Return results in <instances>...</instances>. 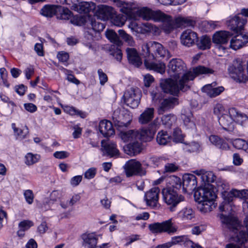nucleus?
<instances>
[{
  "label": "nucleus",
  "mask_w": 248,
  "mask_h": 248,
  "mask_svg": "<svg viewBox=\"0 0 248 248\" xmlns=\"http://www.w3.org/2000/svg\"><path fill=\"white\" fill-rule=\"evenodd\" d=\"M106 37L111 43L117 46H121L123 45L119 36L113 30H108L106 31Z\"/></svg>",
  "instance_id": "nucleus-37"
},
{
  "label": "nucleus",
  "mask_w": 248,
  "mask_h": 248,
  "mask_svg": "<svg viewBox=\"0 0 248 248\" xmlns=\"http://www.w3.org/2000/svg\"><path fill=\"white\" fill-rule=\"evenodd\" d=\"M170 15H167L160 10H153L151 20L155 22H164L167 18H170Z\"/></svg>",
  "instance_id": "nucleus-40"
},
{
  "label": "nucleus",
  "mask_w": 248,
  "mask_h": 248,
  "mask_svg": "<svg viewBox=\"0 0 248 248\" xmlns=\"http://www.w3.org/2000/svg\"><path fill=\"white\" fill-rule=\"evenodd\" d=\"M164 23V25L163 27V30L166 33H170L172 31L174 30L176 27V25L175 24V20H172V16H170V18H167V20L163 22Z\"/></svg>",
  "instance_id": "nucleus-45"
},
{
  "label": "nucleus",
  "mask_w": 248,
  "mask_h": 248,
  "mask_svg": "<svg viewBox=\"0 0 248 248\" xmlns=\"http://www.w3.org/2000/svg\"><path fill=\"white\" fill-rule=\"evenodd\" d=\"M232 239L240 245L245 244L248 242V231L241 230L236 235L232 237Z\"/></svg>",
  "instance_id": "nucleus-34"
},
{
  "label": "nucleus",
  "mask_w": 248,
  "mask_h": 248,
  "mask_svg": "<svg viewBox=\"0 0 248 248\" xmlns=\"http://www.w3.org/2000/svg\"><path fill=\"white\" fill-rule=\"evenodd\" d=\"M178 99L176 97H170L164 99L160 103L159 111L164 112L170 109L173 108L175 106L178 105Z\"/></svg>",
  "instance_id": "nucleus-27"
},
{
  "label": "nucleus",
  "mask_w": 248,
  "mask_h": 248,
  "mask_svg": "<svg viewBox=\"0 0 248 248\" xmlns=\"http://www.w3.org/2000/svg\"><path fill=\"white\" fill-rule=\"evenodd\" d=\"M230 33L225 31H216L212 36V42L216 45H223L228 43Z\"/></svg>",
  "instance_id": "nucleus-26"
},
{
  "label": "nucleus",
  "mask_w": 248,
  "mask_h": 248,
  "mask_svg": "<svg viewBox=\"0 0 248 248\" xmlns=\"http://www.w3.org/2000/svg\"><path fill=\"white\" fill-rule=\"evenodd\" d=\"M57 18L61 20H68L73 16L72 12L66 7H62L61 5V8L59 9Z\"/></svg>",
  "instance_id": "nucleus-42"
},
{
  "label": "nucleus",
  "mask_w": 248,
  "mask_h": 248,
  "mask_svg": "<svg viewBox=\"0 0 248 248\" xmlns=\"http://www.w3.org/2000/svg\"><path fill=\"white\" fill-rule=\"evenodd\" d=\"M209 140L213 145L220 150L227 151L230 148L226 140L217 135H210L209 137Z\"/></svg>",
  "instance_id": "nucleus-23"
},
{
  "label": "nucleus",
  "mask_w": 248,
  "mask_h": 248,
  "mask_svg": "<svg viewBox=\"0 0 248 248\" xmlns=\"http://www.w3.org/2000/svg\"><path fill=\"white\" fill-rule=\"evenodd\" d=\"M161 193L163 202L171 212L175 211L178 205L185 200V197L181 193L170 190V188H163Z\"/></svg>",
  "instance_id": "nucleus-4"
},
{
  "label": "nucleus",
  "mask_w": 248,
  "mask_h": 248,
  "mask_svg": "<svg viewBox=\"0 0 248 248\" xmlns=\"http://www.w3.org/2000/svg\"><path fill=\"white\" fill-rule=\"evenodd\" d=\"M99 131L105 138H109L115 134V130L112 123L107 120H103L100 122Z\"/></svg>",
  "instance_id": "nucleus-20"
},
{
  "label": "nucleus",
  "mask_w": 248,
  "mask_h": 248,
  "mask_svg": "<svg viewBox=\"0 0 248 248\" xmlns=\"http://www.w3.org/2000/svg\"><path fill=\"white\" fill-rule=\"evenodd\" d=\"M162 233H167L169 234H173L177 231V228L173 225L171 219L161 222Z\"/></svg>",
  "instance_id": "nucleus-36"
},
{
  "label": "nucleus",
  "mask_w": 248,
  "mask_h": 248,
  "mask_svg": "<svg viewBox=\"0 0 248 248\" xmlns=\"http://www.w3.org/2000/svg\"><path fill=\"white\" fill-rule=\"evenodd\" d=\"M125 174L127 177L133 176H143L146 174V171L143 169L140 161L130 160L125 169Z\"/></svg>",
  "instance_id": "nucleus-10"
},
{
  "label": "nucleus",
  "mask_w": 248,
  "mask_h": 248,
  "mask_svg": "<svg viewBox=\"0 0 248 248\" xmlns=\"http://www.w3.org/2000/svg\"><path fill=\"white\" fill-rule=\"evenodd\" d=\"M156 124L152 123L147 127H143L136 130V139L144 142L151 141L156 133Z\"/></svg>",
  "instance_id": "nucleus-7"
},
{
  "label": "nucleus",
  "mask_w": 248,
  "mask_h": 248,
  "mask_svg": "<svg viewBox=\"0 0 248 248\" xmlns=\"http://www.w3.org/2000/svg\"><path fill=\"white\" fill-rule=\"evenodd\" d=\"M88 21V17L78 15L73 16L70 19V22L72 24L78 26H85Z\"/></svg>",
  "instance_id": "nucleus-43"
},
{
  "label": "nucleus",
  "mask_w": 248,
  "mask_h": 248,
  "mask_svg": "<svg viewBox=\"0 0 248 248\" xmlns=\"http://www.w3.org/2000/svg\"><path fill=\"white\" fill-rule=\"evenodd\" d=\"M219 125L224 130L232 131L234 129L233 121L228 114H222L218 119Z\"/></svg>",
  "instance_id": "nucleus-25"
},
{
  "label": "nucleus",
  "mask_w": 248,
  "mask_h": 248,
  "mask_svg": "<svg viewBox=\"0 0 248 248\" xmlns=\"http://www.w3.org/2000/svg\"><path fill=\"white\" fill-rule=\"evenodd\" d=\"M119 136L124 142L137 140V139H136V130H135L121 131L119 133Z\"/></svg>",
  "instance_id": "nucleus-41"
},
{
  "label": "nucleus",
  "mask_w": 248,
  "mask_h": 248,
  "mask_svg": "<svg viewBox=\"0 0 248 248\" xmlns=\"http://www.w3.org/2000/svg\"><path fill=\"white\" fill-rule=\"evenodd\" d=\"M225 108L221 104L217 103L214 108V114L217 116L218 119L224 113Z\"/></svg>",
  "instance_id": "nucleus-56"
},
{
  "label": "nucleus",
  "mask_w": 248,
  "mask_h": 248,
  "mask_svg": "<svg viewBox=\"0 0 248 248\" xmlns=\"http://www.w3.org/2000/svg\"><path fill=\"white\" fill-rule=\"evenodd\" d=\"M182 181L184 187L183 193H186L189 191H195L197 187V178L193 174L186 173L183 176Z\"/></svg>",
  "instance_id": "nucleus-12"
},
{
  "label": "nucleus",
  "mask_w": 248,
  "mask_h": 248,
  "mask_svg": "<svg viewBox=\"0 0 248 248\" xmlns=\"http://www.w3.org/2000/svg\"><path fill=\"white\" fill-rule=\"evenodd\" d=\"M153 10L147 7H143L138 9L136 12L137 15L143 19L151 20Z\"/></svg>",
  "instance_id": "nucleus-38"
},
{
  "label": "nucleus",
  "mask_w": 248,
  "mask_h": 248,
  "mask_svg": "<svg viewBox=\"0 0 248 248\" xmlns=\"http://www.w3.org/2000/svg\"><path fill=\"white\" fill-rule=\"evenodd\" d=\"M34 49L39 56L42 57L45 55L44 46L42 43H36L34 46Z\"/></svg>",
  "instance_id": "nucleus-63"
},
{
  "label": "nucleus",
  "mask_w": 248,
  "mask_h": 248,
  "mask_svg": "<svg viewBox=\"0 0 248 248\" xmlns=\"http://www.w3.org/2000/svg\"><path fill=\"white\" fill-rule=\"evenodd\" d=\"M141 96V92L139 88L131 87L125 91L123 98L126 106L136 108L140 103Z\"/></svg>",
  "instance_id": "nucleus-5"
},
{
  "label": "nucleus",
  "mask_w": 248,
  "mask_h": 248,
  "mask_svg": "<svg viewBox=\"0 0 248 248\" xmlns=\"http://www.w3.org/2000/svg\"><path fill=\"white\" fill-rule=\"evenodd\" d=\"M23 195L26 202L29 204H31L33 202L34 198L33 191L31 189L26 190L24 191Z\"/></svg>",
  "instance_id": "nucleus-55"
},
{
  "label": "nucleus",
  "mask_w": 248,
  "mask_h": 248,
  "mask_svg": "<svg viewBox=\"0 0 248 248\" xmlns=\"http://www.w3.org/2000/svg\"><path fill=\"white\" fill-rule=\"evenodd\" d=\"M219 217L222 223L225 225L226 227L232 232L238 231L241 226V222L237 217L221 214Z\"/></svg>",
  "instance_id": "nucleus-11"
},
{
  "label": "nucleus",
  "mask_w": 248,
  "mask_h": 248,
  "mask_svg": "<svg viewBox=\"0 0 248 248\" xmlns=\"http://www.w3.org/2000/svg\"><path fill=\"white\" fill-rule=\"evenodd\" d=\"M61 5L56 4H45L41 9L40 14L47 18H51L58 15Z\"/></svg>",
  "instance_id": "nucleus-21"
},
{
  "label": "nucleus",
  "mask_w": 248,
  "mask_h": 248,
  "mask_svg": "<svg viewBox=\"0 0 248 248\" xmlns=\"http://www.w3.org/2000/svg\"><path fill=\"white\" fill-rule=\"evenodd\" d=\"M234 34L235 35L231 40L230 47L236 50L248 43V34H243L242 32Z\"/></svg>",
  "instance_id": "nucleus-14"
},
{
  "label": "nucleus",
  "mask_w": 248,
  "mask_h": 248,
  "mask_svg": "<svg viewBox=\"0 0 248 248\" xmlns=\"http://www.w3.org/2000/svg\"><path fill=\"white\" fill-rule=\"evenodd\" d=\"M144 56V64L149 70H153L162 74L165 72V65L163 63L155 62L156 58H164L168 53V50L158 42L153 41L147 43L142 46Z\"/></svg>",
  "instance_id": "nucleus-3"
},
{
  "label": "nucleus",
  "mask_w": 248,
  "mask_h": 248,
  "mask_svg": "<svg viewBox=\"0 0 248 248\" xmlns=\"http://www.w3.org/2000/svg\"><path fill=\"white\" fill-rule=\"evenodd\" d=\"M15 124H13L12 126H15ZM14 132L17 133L18 136H20L22 139H25L27 137V135L29 134L28 127L25 125L23 129H19L16 127H13Z\"/></svg>",
  "instance_id": "nucleus-53"
},
{
  "label": "nucleus",
  "mask_w": 248,
  "mask_h": 248,
  "mask_svg": "<svg viewBox=\"0 0 248 248\" xmlns=\"http://www.w3.org/2000/svg\"><path fill=\"white\" fill-rule=\"evenodd\" d=\"M174 118V115L173 114L165 115L162 118V123L166 125L171 126L172 124Z\"/></svg>",
  "instance_id": "nucleus-58"
},
{
  "label": "nucleus",
  "mask_w": 248,
  "mask_h": 248,
  "mask_svg": "<svg viewBox=\"0 0 248 248\" xmlns=\"http://www.w3.org/2000/svg\"><path fill=\"white\" fill-rule=\"evenodd\" d=\"M228 113V115H230L232 118L233 121H242L243 118H247V116L245 114L239 112L235 108H229Z\"/></svg>",
  "instance_id": "nucleus-44"
},
{
  "label": "nucleus",
  "mask_w": 248,
  "mask_h": 248,
  "mask_svg": "<svg viewBox=\"0 0 248 248\" xmlns=\"http://www.w3.org/2000/svg\"><path fill=\"white\" fill-rule=\"evenodd\" d=\"M183 187L182 179L178 176L172 175L168 178V184L165 188H170V190L181 193V191L183 192Z\"/></svg>",
  "instance_id": "nucleus-19"
},
{
  "label": "nucleus",
  "mask_w": 248,
  "mask_h": 248,
  "mask_svg": "<svg viewBox=\"0 0 248 248\" xmlns=\"http://www.w3.org/2000/svg\"><path fill=\"white\" fill-rule=\"evenodd\" d=\"M239 14L234 16H230L226 21V24L229 30L233 33H241L244 30V26L247 22V19L239 16Z\"/></svg>",
  "instance_id": "nucleus-8"
},
{
  "label": "nucleus",
  "mask_w": 248,
  "mask_h": 248,
  "mask_svg": "<svg viewBox=\"0 0 248 248\" xmlns=\"http://www.w3.org/2000/svg\"><path fill=\"white\" fill-rule=\"evenodd\" d=\"M125 52L129 64L137 67L141 66L142 63V60L136 48L127 47Z\"/></svg>",
  "instance_id": "nucleus-17"
},
{
  "label": "nucleus",
  "mask_w": 248,
  "mask_h": 248,
  "mask_svg": "<svg viewBox=\"0 0 248 248\" xmlns=\"http://www.w3.org/2000/svg\"><path fill=\"white\" fill-rule=\"evenodd\" d=\"M217 177L213 171H205L201 176L202 184L198 187L194 193V197L196 202L202 204V211L206 212L211 211L217 195L216 192L218 190L219 186L217 188L212 183H214Z\"/></svg>",
  "instance_id": "nucleus-2"
},
{
  "label": "nucleus",
  "mask_w": 248,
  "mask_h": 248,
  "mask_svg": "<svg viewBox=\"0 0 248 248\" xmlns=\"http://www.w3.org/2000/svg\"><path fill=\"white\" fill-rule=\"evenodd\" d=\"M178 169V166L175 163H167L164 167V170L166 172H174Z\"/></svg>",
  "instance_id": "nucleus-62"
},
{
  "label": "nucleus",
  "mask_w": 248,
  "mask_h": 248,
  "mask_svg": "<svg viewBox=\"0 0 248 248\" xmlns=\"http://www.w3.org/2000/svg\"><path fill=\"white\" fill-rule=\"evenodd\" d=\"M165 93L161 90L160 91V89L158 87H156L155 90H153L151 93V95L152 97L153 100L155 102L158 101L160 102L164 99L165 96Z\"/></svg>",
  "instance_id": "nucleus-50"
},
{
  "label": "nucleus",
  "mask_w": 248,
  "mask_h": 248,
  "mask_svg": "<svg viewBox=\"0 0 248 248\" xmlns=\"http://www.w3.org/2000/svg\"><path fill=\"white\" fill-rule=\"evenodd\" d=\"M132 115L129 111H125L122 114L120 120L118 121L117 125L119 127H127L132 121Z\"/></svg>",
  "instance_id": "nucleus-33"
},
{
  "label": "nucleus",
  "mask_w": 248,
  "mask_h": 248,
  "mask_svg": "<svg viewBox=\"0 0 248 248\" xmlns=\"http://www.w3.org/2000/svg\"><path fill=\"white\" fill-rule=\"evenodd\" d=\"M98 13L102 16L104 20H108L113 17L114 14V8L109 6L102 5L98 9Z\"/></svg>",
  "instance_id": "nucleus-30"
},
{
  "label": "nucleus",
  "mask_w": 248,
  "mask_h": 248,
  "mask_svg": "<svg viewBox=\"0 0 248 248\" xmlns=\"http://www.w3.org/2000/svg\"><path fill=\"white\" fill-rule=\"evenodd\" d=\"M247 70L248 75L245 74L244 67L241 62H234L228 68V71L231 77L236 82H246L248 80V60Z\"/></svg>",
  "instance_id": "nucleus-6"
},
{
  "label": "nucleus",
  "mask_w": 248,
  "mask_h": 248,
  "mask_svg": "<svg viewBox=\"0 0 248 248\" xmlns=\"http://www.w3.org/2000/svg\"><path fill=\"white\" fill-rule=\"evenodd\" d=\"M246 141L240 138L235 139L232 141V144L235 148L239 150L242 149L245 151Z\"/></svg>",
  "instance_id": "nucleus-51"
},
{
  "label": "nucleus",
  "mask_w": 248,
  "mask_h": 248,
  "mask_svg": "<svg viewBox=\"0 0 248 248\" xmlns=\"http://www.w3.org/2000/svg\"><path fill=\"white\" fill-rule=\"evenodd\" d=\"M155 113L153 108H147L139 117V122L142 124H147L152 121Z\"/></svg>",
  "instance_id": "nucleus-28"
},
{
  "label": "nucleus",
  "mask_w": 248,
  "mask_h": 248,
  "mask_svg": "<svg viewBox=\"0 0 248 248\" xmlns=\"http://www.w3.org/2000/svg\"><path fill=\"white\" fill-rule=\"evenodd\" d=\"M217 21H203L201 24V28L203 31L208 32L215 29L217 26Z\"/></svg>",
  "instance_id": "nucleus-46"
},
{
  "label": "nucleus",
  "mask_w": 248,
  "mask_h": 248,
  "mask_svg": "<svg viewBox=\"0 0 248 248\" xmlns=\"http://www.w3.org/2000/svg\"><path fill=\"white\" fill-rule=\"evenodd\" d=\"M172 138V140L175 143H183L184 141V136L182 134L181 129L179 127H176L173 129Z\"/></svg>",
  "instance_id": "nucleus-49"
},
{
  "label": "nucleus",
  "mask_w": 248,
  "mask_h": 248,
  "mask_svg": "<svg viewBox=\"0 0 248 248\" xmlns=\"http://www.w3.org/2000/svg\"><path fill=\"white\" fill-rule=\"evenodd\" d=\"M180 39L183 45L191 46L198 41V37L196 32L187 29L182 32Z\"/></svg>",
  "instance_id": "nucleus-15"
},
{
  "label": "nucleus",
  "mask_w": 248,
  "mask_h": 248,
  "mask_svg": "<svg viewBox=\"0 0 248 248\" xmlns=\"http://www.w3.org/2000/svg\"><path fill=\"white\" fill-rule=\"evenodd\" d=\"M40 159L39 155L28 153L25 156V163L28 166H31L38 162Z\"/></svg>",
  "instance_id": "nucleus-47"
},
{
  "label": "nucleus",
  "mask_w": 248,
  "mask_h": 248,
  "mask_svg": "<svg viewBox=\"0 0 248 248\" xmlns=\"http://www.w3.org/2000/svg\"><path fill=\"white\" fill-rule=\"evenodd\" d=\"M96 174V169L91 168L87 170L84 173V177L88 179L93 178Z\"/></svg>",
  "instance_id": "nucleus-64"
},
{
  "label": "nucleus",
  "mask_w": 248,
  "mask_h": 248,
  "mask_svg": "<svg viewBox=\"0 0 248 248\" xmlns=\"http://www.w3.org/2000/svg\"><path fill=\"white\" fill-rule=\"evenodd\" d=\"M124 151L125 154L133 156L140 154L142 150V144L138 141L130 142L124 146Z\"/></svg>",
  "instance_id": "nucleus-24"
},
{
  "label": "nucleus",
  "mask_w": 248,
  "mask_h": 248,
  "mask_svg": "<svg viewBox=\"0 0 248 248\" xmlns=\"http://www.w3.org/2000/svg\"><path fill=\"white\" fill-rule=\"evenodd\" d=\"M172 140V138L171 135L164 130L159 131L156 138V142L160 145H166L170 143Z\"/></svg>",
  "instance_id": "nucleus-29"
},
{
  "label": "nucleus",
  "mask_w": 248,
  "mask_h": 248,
  "mask_svg": "<svg viewBox=\"0 0 248 248\" xmlns=\"http://www.w3.org/2000/svg\"><path fill=\"white\" fill-rule=\"evenodd\" d=\"M88 19L91 26V29L95 32L102 31L105 28V25L99 22H97L94 17L88 16Z\"/></svg>",
  "instance_id": "nucleus-39"
},
{
  "label": "nucleus",
  "mask_w": 248,
  "mask_h": 248,
  "mask_svg": "<svg viewBox=\"0 0 248 248\" xmlns=\"http://www.w3.org/2000/svg\"><path fill=\"white\" fill-rule=\"evenodd\" d=\"M101 150L106 155L112 157L119 155L117 144L114 142H108L103 140L101 141Z\"/></svg>",
  "instance_id": "nucleus-18"
},
{
  "label": "nucleus",
  "mask_w": 248,
  "mask_h": 248,
  "mask_svg": "<svg viewBox=\"0 0 248 248\" xmlns=\"http://www.w3.org/2000/svg\"><path fill=\"white\" fill-rule=\"evenodd\" d=\"M160 191L159 187H154L145 193L144 199L147 206L153 207L157 206Z\"/></svg>",
  "instance_id": "nucleus-13"
},
{
  "label": "nucleus",
  "mask_w": 248,
  "mask_h": 248,
  "mask_svg": "<svg viewBox=\"0 0 248 248\" xmlns=\"http://www.w3.org/2000/svg\"><path fill=\"white\" fill-rule=\"evenodd\" d=\"M65 110L67 113L71 116L76 115L81 118H85L87 116L85 112L79 110L73 106H66Z\"/></svg>",
  "instance_id": "nucleus-48"
},
{
  "label": "nucleus",
  "mask_w": 248,
  "mask_h": 248,
  "mask_svg": "<svg viewBox=\"0 0 248 248\" xmlns=\"http://www.w3.org/2000/svg\"><path fill=\"white\" fill-rule=\"evenodd\" d=\"M198 47L202 50L209 49L211 47V41L210 36L203 35L200 37V41L196 42Z\"/></svg>",
  "instance_id": "nucleus-32"
},
{
  "label": "nucleus",
  "mask_w": 248,
  "mask_h": 248,
  "mask_svg": "<svg viewBox=\"0 0 248 248\" xmlns=\"http://www.w3.org/2000/svg\"><path fill=\"white\" fill-rule=\"evenodd\" d=\"M97 73L98 74L99 79L100 80V84L101 85H104L108 80V78L107 74L105 73L101 68L98 69Z\"/></svg>",
  "instance_id": "nucleus-60"
},
{
  "label": "nucleus",
  "mask_w": 248,
  "mask_h": 248,
  "mask_svg": "<svg viewBox=\"0 0 248 248\" xmlns=\"http://www.w3.org/2000/svg\"><path fill=\"white\" fill-rule=\"evenodd\" d=\"M35 73V69L34 66L32 65H30L29 66L26 67L24 71L26 78L29 80L31 78L32 76L34 75Z\"/></svg>",
  "instance_id": "nucleus-59"
},
{
  "label": "nucleus",
  "mask_w": 248,
  "mask_h": 248,
  "mask_svg": "<svg viewBox=\"0 0 248 248\" xmlns=\"http://www.w3.org/2000/svg\"><path fill=\"white\" fill-rule=\"evenodd\" d=\"M82 246L87 248H95L98 241V238L94 233L85 232L81 234Z\"/></svg>",
  "instance_id": "nucleus-22"
},
{
  "label": "nucleus",
  "mask_w": 248,
  "mask_h": 248,
  "mask_svg": "<svg viewBox=\"0 0 248 248\" xmlns=\"http://www.w3.org/2000/svg\"><path fill=\"white\" fill-rule=\"evenodd\" d=\"M175 24L177 28L192 27L195 26V21L190 19L188 17L178 16L175 19Z\"/></svg>",
  "instance_id": "nucleus-31"
},
{
  "label": "nucleus",
  "mask_w": 248,
  "mask_h": 248,
  "mask_svg": "<svg viewBox=\"0 0 248 248\" xmlns=\"http://www.w3.org/2000/svg\"><path fill=\"white\" fill-rule=\"evenodd\" d=\"M33 226V223L32 221L29 220H24L19 222L18 227L20 229L23 231L29 230L31 227Z\"/></svg>",
  "instance_id": "nucleus-54"
},
{
  "label": "nucleus",
  "mask_w": 248,
  "mask_h": 248,
  "mask_svg": "<svg viewBox=\"0 0 248 248\" xmlns=\"http://www.w3.org/2000/svg\"><path fill=\"white\" fill-rule=\"evenodd\" d=\"M185 239V235L175 236L172 237L171 238V241L169 242L170 243V246L171 247L173 245H176L177 244L182 245Z\"/></svg>",
  "instance_id": "nucleus-61"
},
{
  "label": "nucleus",
  "mask_w": 248,
  "mask_h": 248,
  "mask_svg": "<svg viewBox=\"0 0 248 248\" xmlns=\"http://www.w3.org/2000/svg\"><path fill=\"white\" fill-rule=\"evenodd\" d=\"M72 9L80 14H88L92 10L90 4L88 2H81L79 4H74Z\"/></svg>",
  "instance_id": "nucleus-35"
},
{
  "label": "nucleus",
  "mask_w": 248,
  "mask_h": 248,
  "mask_svg": "<svg viewBox=\"0 0 248 248\" xmlns=\"http://www.w3.org/2000/svg\"><path fill=\"white\" fill-rule=\"evenodd\" d=\"M214 70L203 65H199L193 68L192 71H186L183 74L178 82L170 78L163 79L160 82V88L164 93L176 96L180 91L185 92L191 88L189 84L197 77L201 75L213 74Z\"/></svg>",
  "instance_id": "nucleus-1"
},
{
  "label": "nucleus",
  "mask_w": 248,
  "mask_h": 248,
  "mask_svg": "<svg viewBox=\"0 0 248 248\" xmlns=\"http://www.w3.org/2000/svg\"><path fill=\"white\" fill-rule=\"evenodd\" d=\"M149 230L153 234L162 233L161 222H155L149 225Z\"/></svg>",
  "instance_id": "nucleus-52"
},
{
  "label": "nucleus",
  "mask_w": 248,
  "mask_h": 248,
  "mask_svg": "<svg viewBox=\"0 0 248 248\" xmlns=\"http://www.w3.org/2000/svg\"><path fill=\"white\" fill-rule=\"evenodd\" d=\"M237 190L236 189H232L229 192L224 190L221 192L223 201L219 206L220 212L225 211V206H228L232 202L234 198H237Z\"/></svg>",
  "instance_id": "nucleus-16"
},
{
  "label": "nucleus",
  "mask_w": 248,
  "mask_h": 248,
  "mask_svg": "<svg viewBox=\"0 0 248 248\" xmlns=\"http://www.w3.org/2000/svg\"><path fill=\"white\" fill-rule=\"evenodd\" d=\"M117 46L115 49L111 50L110 54L118 62H121L123 58V53L121 49Z\"/></svg>",
  "instance_id": "nucleus-57"
},
{
  "label": "nucleus",
  "mask_w": 248,
  "mask_h": 248,
  "mask_svg": "<svg viewBox=\"0 0 248 248\" xmlns=\"http://www.w3.org/2000/svg\"><path fill=\"white\" fill-rule=\"evenodd\" d=\"M168 67L169 73L176 78H179L180 75L184 74L186 68L184 61L178 58L171 59L169 62Z\"/></svg>",
  "instance_id": "nucleus-9"
}]
</instances>
